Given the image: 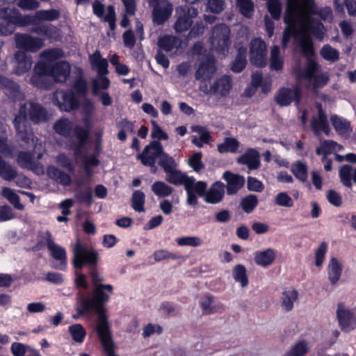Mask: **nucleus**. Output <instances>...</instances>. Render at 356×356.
Here are the masks:
<instances>
[{
  "label": "nucleus",
  "instance_id": "nucleus-1",
  "mask_svg": "<svg viewBox=\"0 0 356 356\" xmlns=\"http://www.w3.org/2000/svg\"><path fill=\"white\" fill-rule=\"evenodd\" d=\"M313 10L310 0H305L303 3L294 0H288V5L284 16V22L287 26L284 31L282 40V47L284 49L291 37L296 38L302 53L307 56L313 54V46L311 35L319 40H323L325 29L319 23H315L310 26L309 22L305 14L311 13Z\"/></svg>",
  "mask_w": 356,
  "mask_h": 356
},
{
  "label": "nucleus",
  "instance_id": "nucleus-2",
  "mask_svg": "<svg viewBox=\"0 0 356 356\" xmlns=\"http://www.w3.org/2000/svg\"><path fill=\"white\" fill-rule=\"evenodd\" d=\"M29 120L36 124L46 121L47 110L38 103L26 102L19 106L13 120L17 136L24 143L22 146L26 148L33 147L40 151L38 154V159H40L42 156L41 152L42 145V143H38V140L34 137Z\"/></svg>",
  "mask_w": 356,
  "mask_h": 356
},
{
  "label": "nucleus",
  "instance_id": "nucleus-3",
  "mask_svg": "<svg viewBox=\"0 0 356 356\" xmlns=\"http://www.w3.org/2000/svg\"><path fill=\"white\" fill-rule=\"evenodd\" d=\"M90 275L94 286L92 296L83 297L79 294L81 307L77 311L79 314L94 311L98 314L97 325L108 324L104 303L108 301L113 287L111 284H102L104 279L95 267L90 268Z\"/></svg>",
  "mask_w": 356,
  "mask_h": 356
},
{
  "label": "nucleus",
  "instance_id": "nucleus-4",
  "mask_svg": "<svg viewBox=\"0 0 356 356\" xmlns=\"http://www.w3.org/2000/svg\"><path fill=\"white\" fill-rule=\"evenodd\" d=\"M59 49L44 50L40 53V60L34 69V74L31 79V83L38 88H47L44 82L47 76H51L56 82H65L70 74V66L67 62H58L54 65L51 63L63 56Z\"/></svg>",
  "mask_w": 356,
  "mask_h": 356
},
{
  "label": "nucleus",
  "instance_id": "nucleus-5",
  "mask_svg": "<svg viewBox=\"0 0 356 356\" xmlns=\"http://www.w3.org/2000/svg\"><path fill=\"white\" fill-rule=\"evenodd\" d=\"M33 23V17L29 15H22L16 8L0 10V35L13 33L15 26H26Z\"/></svg>",
  "mask_w": 356,
  "mask_h": 356
},
{
  "label": "nucleus",
  "instance_id": "nucleus-6",
  "mask_svg": "<svg viewBox=\"0 0 356 356\" xmlns=\"http://www.w3.org/2000/svg\"><path fill=\"white\" fill-rule=\"evenodd\" d=\"M299 81L307 80L308 87H312L315 92L325 86L329 81L327 72H322L321 67L314 60H309L306 67L297 74Z\"/></svg>",
  "mask_w": 356,
  "mask_h": 356
},
{
  "label": "nucleus",
  "instance_id": "nucleus-7",
  "mask_svg": "<svg viewBox=\"0 0 356 356\" xmlns=\"http://www.w3.org/2000/svg\"><path fill=\"white\" fill-rule=\"evenodd\" d=\"M72 264L76 268H82L84 265H96L99 261L98 253L77 240L72 247Z\"/></svg>",
  "mask_w": 356,
  "mask_h": 356
},
{
  "label": "nucleus",
  "instance_id": "nucleus-8",
  "mask_svg": "<svg viewBox=\"0 0 356 356\" xmlns=\"http://www.w3.org/2000/svg\"><path fill=\"white\" fill-rule=\"evenodd\" d=\"M149 6L152 8V21L156 24H163L172 15L173 6L169 0H147Z\"/></svg>",
  "mask_w": 356,
  "mask_h": 356
},
{
  "label": "nucleus",
  "instance_id": "nucleus-9",
  "mask_svg": "<svg viewBox=\"0 0 356 356\" xmlns=\"http://www.w3.org/2000/svg\"><path fill=\"white\" fill-rule=\"evenodd\" d=\"M230 29L225 24H218L213 27L210 38L212 48L225 54L230 45Z\"/></svg>",
  "mask_w": 356,
  "mask_h": 356
},
{
  "label": "nucleus",
  "instance_id": "nucleus-10",
  "mask_svg": "<svg viewBox=\"0 0 356 356\" xmlns=\"http://www.w3.org/2000/svg\"><path fill=\"white\" fill-rule=\"evenodd\" d=\"M336 316L339 326L343 332H350L356 328V308H351L343 303H339Z\"/></svg>",
  "mask_w": 356,
  "mask_h": 356
},
{
  "label": "nucleus",
  "instance_id": "nucleus-11",
  "mask_svg": "<svg viewBox=\"0 0 356 356\" xmlns=\"http://www.w3.org/2000/svg\"><path fill=\"white\" fill-rule=\"evenodd\" d=\"M249 58L251 63L257 67H263L267 60V46L260 38H255L250 42Z\"/></svg>",
  "mask_w": 356,
  "mask_h": 356
},
{
  "label": "nucleus",
  "instance_id": "nucleus-12",
  "mask_svg": "<svg viewBox=\"0 0 356 356\" xmlns=\"http://www.w3.org/2000/svg\"><path fill=\"white\" fill-rule=\"evenodd\" d=\"M54 104L60 111L70 112L79 107V102L72 91L57 90L52 97Z\"/></svg>",
  "mask_w": 356,
  "mask_h": 356
},
{
  "label": "nucleus",
  "instance_id": "nucleus-13",
  "mask_svg": "<svg viewBox=\"0 0 356 356\" xmlns=\"http://www.w3.org/2000/svg\"><path fill=\"white\" fill-rule=\"evenodd\" d=\"M232 88V80L227 75L217 79L209 88L207 84L200 86V90L204 94H213L219 97L227 96Z\"/></svg>",
  "mask_w": 356,
  "mask_h": 356
},
{
  "label": "nucleus",
  "instance_id": "nucleus-14",
  "mask_svg": "<svg viewBox=\"0 0 356 356\" xmlns=\"http://www.w3.org/2000/svg\"><path fill=\"white\" fill-rule=\"evenodd\" d=\"M216 71L213 56L202 57L196 64L195 78L201 82L209 81Z\"/></svg>",
  "mask_w": 356,
  "mask_h": 356
},
{
  "label": "nucleus",
  "instance_id": "nucleus-15",
  "mask_svg": "<svg viewBox=\"0 0 356 356\" xmlns=\"http://www.w3.org/2000/svg\"><path fill=\"white\" fill-rule=\"evenodd\" d=\"M163 152V148L161 144L159 141L154 140L144 148L142 154L137 156V159H140L143 165L153 167Z\"/></svg>",
  "mask_w": 356,
  "mask_h": 356
},
{
  "label": "nucleus",
  "instance_id": "nucleus-16",
  "mask_svg": "<svg viewBox=\"0 0 356 356\" xmlns=\"http://www.w3.org/2000/svg\"><path fill=\"white\" fill-rule=\"evenodd\" d=\"M178 18L175 23V29L177 32L188 30L192 24V19L197 17V10L194 7H179L177 10Z\"/></svg>",
  "mask_w": 356,
  "mask_h": 356
},
{
  "label": "nucleus",
  "instance_id": "nucleus-17",
  "mask_svg": "<svg viewBox=\"0 0 356 356\" xmlns=\"http://www.w3.org/2000/svg\"><path fill=\"white\" fill-rule=\"evenodd\" d=\"M45 241L51 256L55 260L60 262L58 268L65 270L67 265V253L65 249L54 241L51 234L49 232L45 233Z\"/></svg>",
  "mask_w": 356,
  "mask_h": 356
},
{
  "label": "nucleus",
  "instance_id": "nucleus-18",
  "mask_svg": "<svg viewBox=\"0 0 356 356\" xmlns=\"http://www.w3.org/2000/svg\"><path fill=\"white\" fill-rule=\"evenodd\" d=\"M275 99L282 106H288L293 101L298 105L300 100V90L297 86L293 88H282L277 92Z\"/></svg>",
  "mask_w": 356,
  "mask_h": 356
},
{
  "label": "nucleus",
  "instance_id": "nucleus-19",
  "mask_svg": "<svg viewBox=\"0 0 356 356\" xmlns=\"http://www.w3.org/2000/svg\"><path fill=\"white\" fill-rule=\"evenodd\" d=\"M16 45L30 51H36L44 46V41L39 38L33 37L29 34H16Z\"/></svg>",
  "mask_w": 356,
  "mask_h": 356
},
{
  "label": "nucleus",
  "instance_id": "nucleus-20",
  "mask_svg": "<svg viewBox=\"0 0 356 356\" xmlns=\"http://www.w3.org/2000/svg\"><path fill=\"white\" fill-rule=\"evenodd\" d=\"M96 331L106 356H116L113 351V343L108 324L97 325Z\"/></svg>",
  "mask_w": 356,
  "mask_h": 356
},
{
  "label": "nucleus",
  "instance_id": "nucleus-21",
  "mask_svg": "<svg viewBox=\"0 0 356 356\" xmlns=\"http://www.w3.org/2000/svg\"><path fill=\"white\" fill-rule=\"evenodd\" d=\"M318 115L312 119L311 125L313 131L316 134H318L321 131H323L326 135H329L330 129L327 120V116L322 109L321 104H317Z\"/></svg>",
  "mask_w": 356,
  "mask_h": 356
},
{
  "label": "nucleus",
  "instance_id": "nucleus-22",
  "mask_svg": "<svg viewBox=\"0 0 356 356\" xmlns=\"http://www.w3.org/2000/svg\"><path fill=\"white\" fill-rule=\"evenodd\" d=\"M32 66L31 58L26 56L24 51H19L15 55L14 72L22 75L27 72Z\"/></svg>",
  "mask_w": 356,
  "mask_h": 356
},
{
  "label": "nucleus",
  "instance_id": "nucleus-23",
  "mask_svg": "<svg viewBox=\"0 0 356 356\" xmlns=\"http://www.w3.org/2000/svg\"><path fill=\"white\" fill-rule=\"evenodd\" d=\"M328 280L332 285L340 280L343 271V261L336 257H332L327 265Z\"/></svg>",
  "mask_w": 356,
  "mask_h": 356
},
{
  "label": "nucleus",
  "instance_id": "nucleus-24",
  "mask_svg": "<svg viewBox=\"0 0 356 356\" xmlns=\"http://www.w3.org/2000/svg\"><path fill=\"white\" fill-rule=\"evenodd\" d=\"M298 298V292L296 289L293 288L284 289L280 296V306L282 310L285 312L291 311Z\"/></svg>",
  "mask_w": 356,
  "mask_h": 356
},
{
  "label": "nucleus",
  "instance_id": "nucleus-25",
  "mask_svg": "<svg viewBox=\"0 0 356 356\" xmlns=\"http://www.w3.org/2000/svg\"><path fill=\"white\" fill-rule=\"evenodd\" d=\"M200 305L203 314L207 315L214 314L223 309L222 304L220 302L217 301L211 295H205L202 296L200 300Z\"/></svg>",
  "mask_w": 356,
  "mask_h": 356
},
{
  "label": "nucleus",
  "instance_id": "nucleus-26",
  "mask_svg": "<svg viewBox=\"0 0 356 356\" xmlns=\"http://www.w3.org/2000/svg\"><path fill=\"white\" fill-rule=\"evenodd\" d=\"M225 186L220 181H216L211 185L205 193L204 200L207 203L216 204L220 202L224 196Z\"/></svg>",
  "mask_w": 356,
  "mask_h": 356
},
{
  "label": "nucleus",
  "instance_id": "nucleus-27",
  "mask_svg": "<svg viewBox=\"0 0 356 356\" xmlns=\"http://www.w3.org/2000/svg\"><path fill=\"white\" fill-rule=\"evenodd\" d=\"M259 153L254 149H250L238 158L239 163L245 164L249 170L257 169L260 165Z\"/></svg>",
  "mask_w": 356,
  "mask_h": 356
},
{
  "label": "nucleus",
  "instance_id": "nucleus-28",
  "mask_svg": "<svg viewBox=\"0 0 356 356\" xmlns=\"http://www.w3.org/2000/svg\"><path fill=\"white\" fill-rule=\"evenodd\" d=\"M222 177L227 181V191L229 195L236 193L244 184L243 177L232 174L228 171L223 174Z\"/></svg>",
  "mask_w": 356,
  "mask_h": 356
},
{
  "label": "nucleus",
  "instance_id": "nucleus-29",
  "mask_svg": "<svg viewBox=\"0 0 356 356\" xmlns=\"http://www.w3.org/2000/svg\"><path fill=\"white\" fill-rule=\"evenodd\" d=\"M89 60L91 67L97 71L98 74H107L108 61L103 58L99 51L96 50L92 54L90 55Z\"/></svg>",
  "mask_w": 356,
  "mask_h": 356
},
{
  "label": "nucleus",
  "instance_id": "nucleus-30",
  "mask_svg": "<svg viewBox=\"0 0 356 356\" xmlns=\"http://www.w3.org/2000/svg\"><path fill=\"white\" fill-rule=\"evenodd\" d=\"M284 65V51L282 53L279 46L273 45L270 51V68L272 70H281Z\"/></svg>",
  "mask_w": 356,
  "mask_h": 356
},
{
  "label": "nucleus",
  "instance_id": "nucleus-31",
  "mask_svg": "<svg viewBox=\"0 0 356 356\" xmlns=\"http://www.w3.org/2000/svg\"><path fill=\"white\" fill-rule=\"evenodd\" d=\"M182 42L177 37L165 35L159 40V46L168 52H176L181 47Z\"/></svg>",
  "mask_w": 356,
  "mask_h": 356
},
{
  "label": "nucleus",
  "instance_id": "nucleus-32",
  "mask_svg": "<svg viewBox=\"0 0 356 356\" xmlns=\"http://www.w3.org/2000/svg\"><path fill=\"white\" fill-rule=\"evenodd\" d=\"M332 126L335 131L343 137H348L352 131L350 122L342 118L333 115L330 118Z\"/></svg>",
  "mask_w": 356,
  "mask_h": 356
},
{
  "label": "nucleus",
  "instance_id": "nucleus-33",
  "mask_svg": "<svg viewBox=\"0 0 356 356\" xmlns=\"http://www.w3.org/2000/svg\"><path fill=\"white\" fill-rule=\"evenodd\" d=\"M276 257L275 251L271 248L259 251L254 254L255 263L261 266H268L272 264Z\"/></svg>",
  "mask_w": 356,
  "mask_h": 356
},
{
  "label": "nucleus",
  "instance_id": "nucleus-34",
  "mask_svg": "<svg viewBox=\"0 0 356 356\" xmlns=\"http://www.w3.org/2000/svg\"><path fill=\"white\" fill-rule=\"evenodd\" d=\"M339 176L342 184L348 187H352V179L356 184V168L350 165H344L339 170Z\"/></svg>",
  "mask_w": 356,
  "mask_h": 356
},
{
  "label": "nucleus",
  "instance_id": "nucleus-35",
  "mask_svg": "<svg viewBox=\"0 0 356 356\" xmlns=\"http://www.w3.org/2000/svg\"><path fill=\"white\" fill-rule=\"evenodd\" d=\"M166 180L174 185H184V187L191 181L190 177L176 168L167 173Z\"/></svg>",
  "mask_w": 356,
  "mask_h": 356
},
{
  "label": "nucleus",
  "instance_id": "nucleus-36",
  "mask_svg": "<svg viewBox=\"0 0 356 356\" xmlns=\"http://www.w3.org/2000/svg\"><path fill=\"white\" fill-rule=\"evenodd\" d=\"M192 131L197 134V136H193L192 143L198 147H202L204 144L209 143L210 135L209 131L204 127L195 126L192 127Z\"/></svg>",
  "mask_w": 356,
  "mask_h": 356
},
{
  "label": "nucleus",
  "instance_id": "nucleus-37",
  "mask_svg": "<svg viewBox=\"0 0 356 356\" xmlns=\"http://www.w3.org/2000/svg\"><path fill=\"white\" fill-rule=\"evenodd\" d=\"M47 172L50 178L57 181L63 185L67 186L71 182V177L69 175L60 171L54 166H49L47 168Z\"/></svg>",
  "mask_w": 356,
  "mask_h": 356
},
{
  "label": "nucleus",
  "instance_id": "nucleus-38",
  "mask_svg": "<svg viewBox=\"0 0 356 356\" xmlns=\"http://www.w3.org/2000/svg\"><path fill=\"white\" fill-rule=\"evenodd\" d=\"M343 147L333 140L321 141L320 147L316 149L317 154H330L334 152L341 151Z\"/></svg>",
  "mask_w": 356,
  "mask_h": 356
},
{
  "label": "nucleus",
  "instance_id": "nucleus-39",
  "mask_svg": "<svg viewBox=\"0 0 356 356\" xmlns=\"http://www.w3.org/2000/svg\"><path fill=\"white\" fill-rule=\"evenodd\" d=\"M33 17V24L35 23V20H44V21H53L57 19L60 16V12L56 9L50 10H40L37 11L34 15H31Z\"/></svg>",
  "mask_w": 356,
  "mask_h": 356
},
{
  "label": "nucleus",
  "instance_id": "nucleus-40",
  "mask_svg": "<svg viewBox=\"0 0 356 356\" xmlns=\"http://www.w3.org/2000/svg\"><path fill=\"white\" fill-rule=\"evenodd\" d=\"M232 275L236 282L240 283L242 287H245L248 284V278L246 268L242 264L236 265L232 270Z\"/></svg>",
  "mask_w": 356,
  "mask_h": 356
},
{
  "label": "nucleus",
  "instance_id": "nucleus-41",
  "mask_svg": "<svg viewBox=\"0 0 356 356\" xmlns=\"http://www.w3.org/2000/svg\"><path fill=\"white\" fill-rule=\"evenodd\" d=\"M74 135L77 140V144L75 147V155L83 147L88 139L89 135V128H83L80 126H76L74 129Z\"/></svg>",
  "mask_w": 356,
  "mask_h": 356
},
{
  "label": "nucleus",
  "instance_id": "nucleus-42",
  "mask_svg": "<svg viewBox=\"0 0 356 356\" xmlns=\"http://www.w3.org/2000/svg\"><path fill=\"white\" fill-rule=\"evenodd\" d=\"M54 129L58 134L67 137L71 133L72 125L68 119L61 118L55 122Z\"/></svg>",
  "mask_w": 356,
  "mask_h": 356
},
{
  "label": "nucleus",
  "instance_id": "nucleus-43",
  "mask_svg": "<svg viewBox=\"0 0 356 356\" xmlns=\"http://www.w3.org/2000/svg\"><path fill=\"white\" fill-rule=\"evenodd\" d=\"M152 190L154 193L161 197H168L173 192V188L161 181H157L152 185Z\"/></svg>",
  "mask_w": 356,
  "mask_h": 356
},
{
  "label": "nucleus",
  "instance_id": "nucleus-44",
  "mask_svg": "<svg viewBox=\"0 0 356 356\" xmlns=\"http://www.w3.org/2000/svg\"><path fill=\"white\" fill-rule=\"evenodd\" d=\"M1 195L6 198L15 209L18 210H23L24 207L19 202V197L15 192L7 187L2 188Z\"/></svg>",
  "mask_w": 356,
  "mask_h": 356
},
{
  "label": "nucleus",
  "instance_id": "nucleus-45",
  "mask_svg": "<svg viewBox=\"0 0 356 356\" xmlns=\"http://www.w3.org/2000/svg\"><path fill=\"white\" fill-rule=\"evenodd\" d=\"M309 350V343L305 340L298 341L291 349L286 353V356H305Z\"/></svg>",
  "mask_w": 356,
  "mask_h": 356
},
{
  "label": "nucleus",
  "instance_id": "nucleus-46",
  "mask_svg": "<svg viewBox=\"0 0 356 356\" xmlns=\"http://www.w3.org/2000/svg\"><path fill=\"white\" fill-rule=\"evenodd\" d=\"M119 132L118 134V138L124 141L127 138V134L133 133L134 130V124L126 119H122L118 124Z\"/></svg>",
  "mask_w": 356,
  "mask_h": 356
},
{
  "label": "nucleus",
  "instance_id": "nucleus-47",
  "mask_svg": "<svg viewBox=\"0 0 356 356\" xmlns=\"http://www.w3.org/2000/svg\"><path fill=\"white\" fill-rule=\"evenodd\" d=\"M239 147L238 141L232 138H227L223 143L218 145V149L220 153L236 152Z\"/></svg>",
  "mask_w": 356,
  "mask_h": 356
},
{
  "label": "nucleus",
  "instance_id": "nucleus-48",
  "mask_svg": "<svg viewBox=\"0 0 356 356\" xmlns=\"http://www.w3.org/2000/svg\"><path fill=\"white\" fill-rule=\"evenodd\" d=\"M69 332L70 333L73 340L79 343L83 341L86 332L81 324H74L69 327Z\"/></svg>",
  "mask_w": 356,
  "mask_h": 356
},
{
  "label": "nucleus",
  "instance_id": "nucleus-49",
  "mask_svg": "<svg viewBox=\"0 0 356 356\" xmlns=\"http://www.w3.org/2000/svg\"><path fill=\"white\" fill-rule=\"evenodd\" d=\"M145 195L141 191L134 192L131 198V205L133 209L138 212H143Z\"/></svg>",
  "mask_w": 356,
  "mask_h": 356
},
{
  "label": "nucleus",
  "instance_id": "nucleus-50",
  "mask_svg": "<svg viewBox=\"0 0 356 356\" xmlns=\"http://www.w3.org/2000/svg\"><path fill=\"white\" fill-rule=\"evenodd\" d=\"M321 56L330 62H335L339 58V52L329 44L324 45L321 49Z\"/></svg>",
  "mask_w": 356,
  "mask_h": 356
},
{
  "label": "nucleus",
  "instance_id": "nucleus-51",
  "mask_svg": "<svg viewBox=\"0 0 356 356\" xmlns=\"http://www.w3.org/2000/svg\"><path fill=\"white\" fill-rule=\"evenodd\" d=\"M245 49H239L238 54L232 65V70L234 72H241L246 65Z\"/></svg>",
  "mask_w": 356,
  "mask_h": 356
},
{
  "label": "nucleus",
  "instance_id": "nucleus-52",
  "mask_svg": "<svg viewBox=\"0 0 356 356\" xmlns=\"http://www.w3.org/2000/svg\"><path fill=\"white\" fill-rule=\"evenodd\" d=\"M291 171L295 177L301 181H305L307 178V169L305 163L296 162L291 167Z\"/></svg>",
  "mask_w": 356,
  "mask_h": 356
},
{
  "label": "nucleus",
  "instance_id": "nucleus-53",
  "mask_svg": "<svg viewBox=\"0 0 356 356\" xmlns=\"http://www.w3.org/2000/svg\"><path fill=\"white\" fill-rule=\"evenodd\" d=\"M180 246L199 247L203 244V240L199 236H184L177 239Z\"/></svg>",
  "mask_w": 356,
  "mask_h": 356
},
{
  "label": "nucleus",
  "instance_id": "nucleus-54",
  "mask_svg": "<svg viewBox=\"0 0 356 356\" xmlns=\"http://www.w3.org/2000/svg\"><path fill=\"white\" fill-rule=\"evenodd\" d=\"M258 204V200L256 195H249L244 197L241 202V206L243 210L249 213L252 212Z\"/></svg>",
  "mask_w": 356,
  "mask_h": 356
},
{
  "label": "nucleus",
  "instance_id": "nucleus-55",
  "mask_svg": "<svg viewBox=\"0 0 356 356\" xmlns=\"http://www.w3.org/2000/svg\"><path fill=\"white\" fill-rule=\"evenodd\" d=\"M159 164L165 173H168L177 167L175 159L164 152L160 157Z\"/></svg>",
  "mask_w": 356,
  "mask_h": 356
},
{
  "label": "nucleus",
  "instance_id": "nucleus-56",
  "mask_svg": "<svg viewBox=\"0 0 356 356\" xmlns=\"http://www.w3.org/2000/svg\"><path fill=\"white\" fill-rule=\"evenodd\" d=\"M202 154L200 152H195L188 159V165L193 169L194 171L198 172L204 168V163L202 161Z\"/></svg>",
  "mask_w": 356,
  "mask_h": 356
},
{
  "label": "nucleus",
  "instance_id": "nucleus-57",
  "mask_svg": "<svg viewBox=\"0 0 356 356\" xmlns=\"http://www.w3.org/2000/svg\"><path fill=\"white\" fill-rule=\"evenodd\" d=\"M237 6L241 14L246 17H250L254 11V5L250 0H237Z\"/></svg>",
  "mask_w": 356,
  "mask_h": 356
},
{
  "label": "nucleus",
  "instance_id": "nucleus-58",
  "mask_svg": "<svg viewBox=\"0 0 356 356\" xmlns=\"http://www.w3.org/2000/svg\"><path fill=\"white\" fill-rule=\"evenodd\" d=\"M150 122L152 124L151 137L152 138L158 140L168 139V134L162 129L155 120H151Z\"/></svg>",
  "mask_w": 356,
  "mask_h": 356
},
{
  "label": "nucleus",
  "instance_id": "nucleus-59",
  "mask_svg": "<svg viewBox=\"0 0 356 356\" xmlns=\"http://www.w3.org/2000/svg\"><path fill=\"white\" fill-rule=\"evenodd\" d=\"M17 176V171L9 164L5 161L0 167V177L3 179L10 181L15 178Z\"/></svg>",
  "mask_w": 356,
  "mask_h": 356
},
{
  "label": "nucleus",
  "instance_id": "nucleus-60",
  "mask_svg": "<svg viewBox=\"0 0 356 356\" xmlns=\"http://www.w3.org/2000/svg\"><path fill=\"white\" fill-rule=\"evenodd\" d=\"M163 331L162 327L158 324L147 323L143 327L142 336L143 338H149L154 334H160Z\"/></svg>",
  "mask_w": 356,
  "mask_h": 356
},
{
  "label": "nucleus",
  "instance_id": "nucleus-61",
  "mask_svg": "<svg viewBox=\"0 0 356 356\" xmlns=\"http://www.w3.org/2000/svg\"><path fill=\"white\" fill-rule=\"evenodd\" d=\"M275 203L280 207H291L293 205L292 198L285 192L279 193L275 197Z\"/></svg>",
  "mask_w": 356,
  "mask_h": 356
},
{
  "label": "nucleus",
  "instance_id": "nucleus-62",
  "mask_svg": "<svg viewBox=\"0 0 356 356\" xmlns=\"http://www.w3.org/2000/svg\"><path fill=\"white\" fill-rule=\"evenodd\" d=\"M268 9L275 19H280L282 11L280 0H268Z\"/></svg>",
  "mask_w": 356,
  "mask_h": 356
},
{
  "label": "nucleus",
  "instance_id": "nucleus-63",
  "mask_svg": "<svg viewBox=\"0 0 356 356\" xmlns=\"http://www.w3.org/2000/svg\"><path fill=\"white\" fill-rule=\"evenodd\" d=\"M327 250V245L325 243H321L315 252V266L321 267L325 260V253Z\"/></svg>",
  "mask_w": 356,
  "mask_h": 356
},
{
  "label": "nucleus",
  "instance_id": "nucleus-64",
  "mask_svg": "<svg viewBox=\"0 0 356 356\" xmlns=\"http://www.w3.org/2000/svg\"><path fill=\"white\" fill-rule=\"evenodd\" d=\"M33 158L31 154L29 152H20L17 156L18 164L24 168H31L33 165Z\"/></svg>",
  "mask_w": 356,
  "mask_h": 356
}]
</instances>
